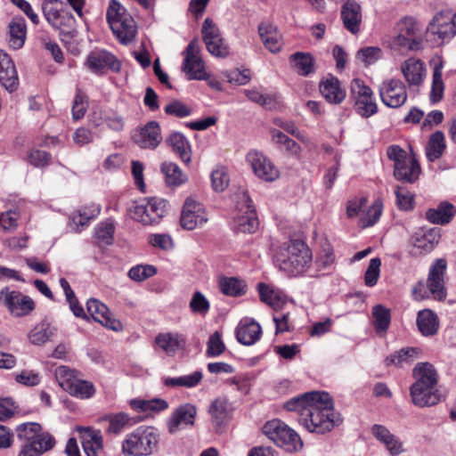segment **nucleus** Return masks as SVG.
<instances>
[{
  "label": "nucleus",
  "mask_w": 456,
  "mask_h": 456,
  "mask_svg": "<svg viewBox=\"0 0 456 456\" xmlns=\"http://www.w3.org/2000/svg\"><path fill=\"white\" fill-rule=\"evenodd\" d=\"M284 408L298 412L299 422L310 432L323 434L342 421L334 411L331 397L325 392L305 393L286 402Z\"/></svg>",
  "instance_id": "1"
},
{
  "label": "nucleus",
  "mask_w": 456,
  "mask_h": 456,
  "mask_svg": "<svg viewBox=\"0 0 456 456\" xmlns=\"http://www.w3.org/2000/svg\"><path fill=\"white\" fill-rule=\"evenodd\" d=\"M279 268L291 276L304 274L313 263L309 247L301 240H291L282 243L275 252Z\"/></svg>",
  "instance_id": "2"
},
{
  "label": "nucleus",
  "mask_w": 456,
  "mask_h": 456,
  "mask_svg": "<svg viewBox=\"0 0 456 456\" xmlns=\"http://www.w3.org/2000/svg\"><path fill=\"white\" fill-rule=\"evenodd\" d=\"M447 261L444 258H438L430 265L427 283L419 281L412 288V297L417 301L428 298H434L443 301L446 298L445 274Z\"/></svg>",
  "instance_id": "3"
},
{
  "label": "nucleus",
  "mask_w": 456,
  "mask_h": 456,
  "mask_svg": "<svg viewBox=\"0 0 456 456\" xmlns=\"http://www.w3.org/2000/svg\"><path fill=\"white\" fill-rule=\"evenodd\" d=\"M17 437L23 442L18 456H40L53 448L54 438L42 432V427L36 422L23 423L16 428Z\"/></svg>",
  "instance_id": "4"
},
{
  "label": "nucleus",
  "mask_w": 456,
  "mask_h": 456,
  "mask_svg": "<svg viewBox=\"0 0 456 456\" xmlns=\"http://www.w3.org/2000/svg\"><path fill=\"white\" fill-rule=\"evenodd\" d=\"M45 18L59 30L61 41L67 43L77 35L76 20L61 0H45L42 4Z\"/></svg>",
  "instance_id": "5"
},
{
  "label": "nucleus",
  "mask_w": 456,
  "mask_h": 456,
  "mask_svg": "<svg viewBox=\"0 0 456 456\" xmlns=\"http://www.w3.org/2000/svg\"><path fill=\"white\" fill-rule=\"evenodd\" d=\"M159 443V435L152 427H139L126 435L122 443V452L128 456L152 454Z\"/></svg>",
  "instance_id": "6"
},
{
  "label": "nucleus",
  "mask_w": 456,
  "mask_h": 456,
  "mask_svg": "<svg viewBox=\"0 0 456 456\" xmlns=\"http://www.w3.org/2000/svg\"><path fill=\"white\" fill-rule=\"evenodd\" d=\"M263 433L275 444L282 447L287 452H297L303 447V442L299 436L279 419L266 422L263 427Z\"/></svg>",
  "instance_id": "7"
},
{
  "label": "nucleus",
  "mask_w": 456,
  "mask_h": 456,
  "mask_svg": "<svg viewBox=\"0 0 456 456\" xmlns=\"http://www.w3.org/2000/svg\"><path fill=\"white\" fill-rule=\"evenodd\" d=\"M167 212V203L159 198H144L134 202L130 209L132 217L143 224L158 223Z\"/></svg>",
  "instance_id": "8"
},
{
  "label": "nucleus",
  "mask_w": 456,
  "mask_h": 456,
  "mask_svg": "<svg viewBox=\"0 0 456 456\" xmlns=\"http://www.w3.org/2000/svg\"><path fill=\"white\" fill-rule=\"evenodd\" d=\"M182 70L190 80H206L209 77L206 65L200 56V48L197 39L191 40L183 52Z\"/></svg>",
  "instance_id": "9"
},
{
  "label": "nucleus",
  "mask_w": 456,
  "mask_h": 456,
  "mask_svg": "<svg viewBox=\"0 0 456 456\" xmlns=\"http://www.w3.org/2000/svg\"><path fill=\"white\" fill-rule=\"evenodd\" d=\"M0 303L14 317L27 316L35 309V302L29 296L8 287L0 290Z\"/></svg>",
  "instance_id": "10"
},
{
  "label": "nucleus",
  "mask_w": 456,
  "mask_h": 456,
  "mask_svg": "<svg viewBox=\"0 0 456 456\" xmlns=\"http://www.w3.org/2000/svg\"><path fill=\"white\" fill-rule=\"evenodd\" d=\"M246 160L254 174L261 180L273 182L280 177L278 167L263 152L252 150L248 152Z\"/></svg>",
  "instance_id": "11"
},
{
  "label": "nucleus",
  "mask_w": 456,
  "mask_h": 456,
  "mask_svg": "<svg viewBox=\"0 0 456 456\" xmlns=\"http://www.w3.org/2000/svg\"><path fill=\"white\" fill-rule=\"evenodd\" d=\"M382 102L389 108H399L404 104L408 94L404 83L397 78L383 81L379 87Z\"/></svg>",
  "instance_id": "12"
},
{
  "label": "nucleus",
  "mask_w": 456,
  "mask_h": 456,
  "mask_svg": "<svg viewBox=\"0 0 456 456\" xmlns=\"http://www.w3.org/2000/svg\"><path fill=\"white\" fill-rule=\"evenodd\" d=\"M202 37L212 55L219 58L229 55V48L222 38L219 28L210 18H206L202 24Z\"/></svg>",
  "instance_id": "13"
},
{
  "label": "nucleus",
  "mask_w": 456,
  "mask_h": 456,
  "mask_svg": "<svg viewBox=\"0 0 456 456\" xmlns=\"http://www.w3.org/2000/svg\"><path fill=\"white\" fill-rule=\"evenodd\" d=\"M208 221L204 207L193 199L188 198L183 207L181 225L189 231L203 225Z\"/></svg>",
  "instance_id": "14"
},
{
  "label": "nucleus",
  "mask_w": 456,
  "mask_h": 456,
  "mask_svg": "<svg viewBox=\"0 0 456 456\" xmlns=\"http://www.w3.org/2000/svg\"><path fill=\"white\" fill-rule=\"evenodd\" d=\"M85 65L95 74H103L108 69L113 71L120 69V62L112 53L105 50L91 52L86 57Z\"/></svg>",
  "instance_id": "15"
},
{
  "label": "nucleus",
  "mask_w": 456,
  "mask_h": 456,
  "mask_svg": "<svg viewBox=\"0 0 456 456\" xmlns=\"http://www.w3.org/2000/svg\"><path fill=\"white\" fill-rule=\"evenodd\" d=\"M87 312L94 321L100 322L102 326L114 331H119L123 329L122 323L113 318L106 305L97 299L90 298L86 303Z\"/></svg>",
  "instance_id": "16"
},
{
  "label": "nucleus",
  "mask_w": 456,
  "mask_h": 456,
  "mask_svg": "<svg viewBox=\"0 0 456 456\" xmlns=\"http://www.w3.org/2000/svg\"><path fill=\"white\" fill-rule=\"evenodd\" d=\"M133 140L142 149L157 148L162 141L159 124L156 121L148 122L134 134Z\"/></svg>",
  "instance_id": "17"
},
{
  "label": "nucleus",
  "mask_w": 456,
  "mask_h": 456,
  "mask_svg": "<svg viewBox=\"0 0 456 456\" xmlns=\"http://www.w3.org/2000/svg\"><path fill=\"white\" fill-rule=\"evenodd\" d=\"M428 32L442 40L452 38L456 34L454 14L437 13L428 24Z\"/></svg>",
  "instance_id": "18"
},
{
  "label": "nucleus",
  "mask_w": 456,
  "mask_h": 456,
  "mask_svg": "<svg viewBox=\"0 0 456 456\" xmlns=\"http://www.w3.org/2000/svg\"><path fill=\"white\" fill-rule=\"evenodd\" d=\"M197 409L191 403H184L177 407L172 413L167 422L168 431L176 433L181 428L194 424Z\"/></svg>",
  "instance_id": "19"
},
{
  "label": "nucleus",
  "mask_w": 456,
  "mask_h": 456,
  "mask_svg": "<svg viewBox=\"0 0 456 456\" xmlns=\"http://www.w3.org/2000/svg\"><path fill=\"white\" fill-rule=\"evenodd\" d=\"M440 238V231L437 228H419L411 235L410 243L421 253H428L439 243Z\"/></svg>",
  "instance_id": "20"
},
{
  "label": "nucleus",
  "mask_w": 456,
  "mask_h": 456,
  "mask_svg": "<svg viewBox=\"0 0 456 456\" xmlns=\"http://www.w3.org/2000/svg\"><path fill=\"white\" fill-rule=\"evenodd\" d=\"M0 84L10 93L19 86V77L12 60L7 53L0 51Z\"/></svg>",
  "instance_id": "21"
},
{
  "label": "nucleus",
  "mask_w": 456,
  "mask_h": 456,
  "mask_svg": "<svg viewBox=\"0 0 456 456\" xmlns=\"http://www.w3.org/2000/svg\"><path fill=\"white\" fill-rule=\"evenodd\" d=\"M401 72L409 86H419L426 77L425 63L418 58L411 57L402 62Z\"/></svg>",
  "instance_id": "22"
},
{
  "label": "nucleus",
  "mask_w": 456,
  "mask_h": 456,
  "mask_svg": "<svg viewBox=\"0 0 456 456\" xmlns=\"http://www.w3.org/2000/svg\"><path fill=\"white\" fill-rule=\"evenodd\" d=\"M82 445L86 456H99L103 449V439L100 430L92 428L79 427Z\"/></svg>",
  "instance_id": "23"
},
{
  "label": "nucleus",
  "mask_w": 456,
  "mask_h": 456,
  "mask_svg": "<svg viewBox=\"0 0 456 456\" xmlns=\"http://www.w3.org/2000/svg\"><path fill=\"white\" fill-rule=\"evenodd\" d=\"M412 403L419 407H428L438 403L441 395L435 387L412 384L411 387Z\"/></svg>",
  "instance_id": "24"
},
{
  "label": "nucleus",
  "mask_w": 456,
  "mask_h": 456,
  "mask_svg": "<svg viewBox=\"0 0 456 456\" xmlns=\"http://www.w3.org/2000/svg\"><path fill=\"white\" fill-rule=\"evenodd\" d=\"M341 19L348 31L357 34L362 19L361 5L354 0H346L341 9Z\"/></svg>",
  "instance_id": "25"
},
{
  "label": "nucleus",
  "mask_w": 456,
  "mask_h": 456,
  "mask_svg": "<svg viewBox=\"0 0 456 456\" xmlns=\"http://www.w3.org/2000/svg\"><path fill=\"white\" fill-rule=\"evenodd\" d=\"M258 34L263 45L269 52L272 53L281 52L283 46L282 37L276 26L263 22L258 26Z\"/></svg>",
  "instance_id": "26"
},
{
  "label": "nucleus",
  "mask_w": 456,
  "mask_h": 456,
  "mask_svg": "<svg viewBox=\"0 0 456 456\" xmlns=\"http://www.w3.org/2000/svg\"><path fill=\"white\" fill-rule=\"evenodd\" d=\"M372 434L384 444L391 456H399L404 452L403 442L384 426L374 425L372 427Z\"/></svg>",
  "instance_id": "27"
},
{
  "label": "nucleus",
  "mask_w": 456,
  "mask_h": 456,
  "mask_svg": "<svg viewBox=\"0 0 456 456\" xmlns=\"http://www.w3.org/2000/svg\"><path fill=\"white\" fill-rule=\"evenodd\" d=\"M320 92L327 102L332 104L341 103L346 98V91L341 87L339 80L330 77L320 83Z\"/></svg>",
  "instance_id": "28"
},
{
  "label": "nucleus",
  "mask_w": 456,
  "mask_h": 456,
  "mask_svg": "<svg viewBox=\"0 0 456 456\" xmlns=\"http://www.w3.org/2000/svg\"><path fill=\"white\" fill-rule=\"evenodd\" d=\"M156 345L167 354L175 355L185 346V338L179 333H160L155 338Z\"/></svg>",
  "instance_id": "29"
},
{
  "label": "nucleus",
  "mask_w": 456,
  "mask_h": 456,
  "mask_svg": "<svg viewBox=\"0 0 456 456\" xmlns=\"http://www.w3.org/2000/svg\"><path fill=\"white\" fill-rule=\"evenodd\" d=\"M261 334V326L255 321L240 322L236 331L238 341L245 346L255 344L260 338Z\"/></svg>",
  "instance_id": "30"
},
{
  "label": "nucleus",
  "mask_w": 456,
  "mask_h": 456,
  "mask_svg": "<svg viewBox=\"0 0 456 456\" xmlns=\"http://www.w3.org/2000/svg\"><path fill=\"white\" fill-rule=\"evenodd\" d=\"M417 326L423 336H435L439 330L438 316L430 309L421 310L417 315Z\"/></svg>",
  "instance_id": "31"
},
{
  "label": "nucleus",
  "mask_w": 456,
  "mask_h": 456,
  "mask_svg": "<svg viewBox=\"0 0 456 456\" xmlns=\"http://www.w3.org/2000/svg\"><path fill=\"white\" fill-rule=\"evenodd\" d=\"M420 174V167L418 162L410 157L405 161L397 164L394 167V175L398 181L414 183Z\"/></svg>",
  "instance_id": "32"
},
{
  "label": "nucleus",
  "mask_w": 456,
  "mask_h": 456,
  "mask_svg": "<svg viewBox=\"0 0 456 456\" xmlns=\"http://www.w3.org/2000/svg\"><path fill=\"white\" fill-rule=\"evenodd\" d=\"M208 412L213 425L217 428L228 420L232 413V408L226 398L218 397L210 404Z\"/></svg>",
  "instance_id": "33"
},
{
  "label": "nucleus",
  "mask_w": 456,
  "mask_h": 456,
  "mask_svg": "<svg viewBox=\"0 0 456 456\" xmlns=\"http://www.w3.org/2000/svg\"><path fill=\"white\" fill-rule=\"evenodd\" d=\"M455 213L452 204L442 202L436 208H429L426 212V218L432 224L444 225L451 222Z\"/></svg>",
  "instance_id": "34"
},
{
  "label": "nucleus",
  "mask_w": 456,
  "mask_h": 456,
  "mask_svg": "<svg viewBox=\"0 0 456 456\" xmlns=\"http://www.w3.org/2000/svg\"><path fill=\"white\" fill-rule=\"evenodd\" d=\"M120 27L116 28L113 24L110 25L113 34L118 39L121 44L126 45L133 41L137 33V27L134 18L129 16H124L122 20H118Z\"/></svg>",
  "instance_id": "35"
},
{
  "label": "nucleus",
  "mask_w": 456,
  "mask_h": 456,
  "mask_svg": "<svg viewBox=\"0 0 456 456\" xmlns=\"http://www.w3.org/2000/svg\"><path fill=\"white\" fill-rule=\"evenodd\" d=\"M415 382L420 386L435 387L437 384V373L434 366L429 362L418 363L413 369Z\"/></svg>",
  "instance_id": "36"
},
{
  "label": "nucleus",
  "mask_w": 456,
  "mask_h": 456,
  "mask_svg": "<svg viewBox=\"0 0 456 456\" xmlns=\"http://www.w3.org/2000/svg\"><path fill=\"white\" fill-rule=\"evenodd\" d=\"M10 46L15 50L23 46L26 40L27 28L25 20L21 17H15L9 24Z\"/></svg>",
  "instance_id": "37"
},
{
  "label": "nucleus",
  "mask_w": 456,
  "mask_h": 456,
  "mask_svg": "<svg viewBox=\"0 0 456 456\" xmlns=\"http://www.w3.org/2000/svg\"><path fill=\"white\" fill-rule=\"evenodd\" d=\"M167 142L184 163L188 164L191 162V145L183 134L173 133L167 139Z\"/></svg>",
  "instance_id": "38"
},
{
  "label": "nucleus",
  "mask_w": 456,
  "mask_h": 456,
  "mask_svg": "<svg viewBox=\"0 0 456 456\" xmlns=\"http://www.w3.org/2000/svg\"><path fill=\"white\" fill-rule=\"evenodd\" d=\"M446 148L444 134L436 131L431 134L426 147V156L430 162H433L443 155Z\"/></svg>",
  "instance_id": "39"
},
{
  "label": "nucleus",
  "mask_w": 456,
  "mask_h": 456,
  "mask_svg": "<svg viewBox=\"0 0 456 456\" xmlns=\"http://www.w3.org/2000/svg\"><path fill=\"white\" fill-rule=\"evenodd\" d=\"M419 354V349L417 347H407L403 348L395 354L386 358V363L387 366L395 365L403 367L405 364H410L418 359Z\"/></svg>",
  "instance_id": "40"
},
{
  "label": "nucleus",
  "mask_w": 456,
  "mask_h": 456,
  "mask_svg": "<svg viewBox=\"0 0 456 456\" xmlns=\"http://www.w3.org/2000/svg\"><path fill=\"white\" fill-rule=\"evenodd\" d=\"M293 69L301 76H308L314 71V58L310 53L297 52L290 56Z\"/></svg>",
  "instance_id": "41"
},
{
  "label": "nucleus",
  "mask_w": 456,
  "mask_h": 456,
  "mask_svg": "<svg viewBox=\"0 0 456 456\" xmlns=\"http://www.w3.org/2000/svg\"><path fill=\"white\" fill-rule=\"evenodd\" d=\"M260 299L273 309H279L285 304V297L265 283L258 284Z\"/></svg>",
  "instance_id": "42"
},
{
  "label": "nucleus",
  "mask_w": 456,
  "mask_h": 456,
  "mask_svg": "<svg viewBox=\"0 0 456 456\" xmlns=\"http://www.w3.org/2000/svg\"><path fill=\"white\" fill-rule=\"evenodd\" d=\"M397 32L410 39L411 44L421 47L422 38L417 23L411 18L402 20L397 26Z\"/></svg>",
  "instance_id": "43"
},
{
  "label": "nucleus",
  "mask_w": 456,
  "mask_h": 456,
  "mask_svg": "<svg viewBox=\"0 0 456 456\" xmlns=\"http://www.w3.org/2000/svg\"><path fill=\"white\" fill-rule=\"evenodd\" d=\"M161 171L165 175L166 183L170 186H178L187 181V175L173 162H164Z\"/></svg>",
  "instance_id": "44"
},
{
  "label": "nucleus",
  "mask_w": 456,
  "mask_h": 456,
  "mask_svg": "<svg viewBox=\"0 0 456 456\" xmlns=\"http://www.w3.org/2000/svg\"><path fill=\"white\" fill-rule=\"evenodd\" d=\"M220 290L227 296L238 297L246 292V284L235 277H223L219 281Z\"/></svg>",
  "instance_id": "45"
},
{
  "label": "nucleus",
  "mask_w": 456,
  "mask_h": 456,
  "mask_svg": "<svg viewBox=\"0 0 456 456\" xmlns=\"http://www.w3.org/2000/svg\"><path fill=\"white\" fill-rule=\"evenodd\" d=\"M203 378V374L200 370H196L191 374L183 375L177 378H167L164 383L167 387H183L191 388L200 384Z\"/></svg>",
  "instance_id": "46"
},
{
  "label": "nucleus",
  "mask_w": 456,
  "mask_h": 456,
  "mask_svg": "<svg viewBox=\"0 0 456 456\" xmlns=\"http://www.w3.org/2000/svg\"><path fill=\"white\" fill-rule=\"evenodd\" d=\"M443 61L439 60L435 65L433 71L432 87L430 93V101L434 103L442 100L444 91V84L442 79Z\"/></svg>",
  "instance_id": "47"
},
{
  "label": "nucleus",
  "mask_w": 456,
  "mask_h": 456,
  "mask_svg": "<svg viewBox=\"0 0 456 456\" xmlns=\"http://www.w3.org/2000/svg\"><path fill=\"white\" fill-rule=\"evenodd\" d=\"M67 392L73 396L81 399H88L94 395L95 388L92 382L81 379L77 377Z\"/></svg>",
  "instance_id": "48"
},
{
  "label": "nucleus",
  "mask_w": 456,
  "mask_h": 456,
  "mask_svg": "<svg viewBox=\"0 0 456 456\" xmlns=\"http://www.w3.org/2000/svg\"><path fill=\"white\" fill-rule=\"evenodd\" d=\"M100 212L101 208L98 205H92L74 212L71 216V220L76 226L83 227L97 217Z\"/></svg>",
  "instance_id": "49"
},
{
  "label": "nucleus",
  "mask_w": 456,
  "mask_h": 456,
  "mask_svg": "<svg viewBox=\"0 0 456 456\" xmlns=\"http://www.w3.org/2000/svg\"><path fill=\"white\" fill-rule=\"evenodd\" d=\"M373 324L378 333H384L389 327L391 322L390 310L381 305L373 307Z\"/></svg>",
  "instance_id": "50"
},
{
  "label": "nucleus",
  "mask_w": 456,
  "mask_h": 456,
  "mask_svg": "<svg viewBox=\"0 0 456 456\" xmlns=\"http://www.w3.org/2000/svg\"><path fill=\"white\" fill-rule=\"evenodd\" d=\"M315 265L319 270L330 269L335 265L334 249L328 241L322 243L321 250L316 256Z\"/></svg>",
  "instance_id": "51"
},
{
  "label": "nucleus",
  "mask_w": 456,
  "mask_h": 456,
  "mask_svg": "<svg viewBox=\"0 0 456 456\" xmlns=\"http://www.w3.org/2000/svg\"><path fill=\"white\" fill-rule=\"evenodd\" d=\"M130 405L134 410L143 412L159 411L168 407V403L162 399L133 400Z\"/></svg>",
  "instance_id": "52"
},
{
  "label": "nucleus",
  "mask_w": 456,
  "mask_h": 456,
  "mask_svg": "<svg viewBox=\"0 0 456 456\" xmlns=\"http://www.w3.org/2000/svg\"><path fill=\"white\" fill-rule=\"evenodd\" d=\"M230 183V175L225 167H217L211 173V186L216 192L224 191Z\"/></svg>",
  "instance_id": "53"
},
{
  "label": "nucleus",
  "mask_w": 456,
  "mask_h": 456,
  "mask_svg": "<svg viewBox=\"0 0 456 456\" xmlns=\"http://www.w3.org/2000/svg\"><path fill=\"white\" fill-rule=\"evenodd\" d=\"M235 228L241 232H254L258 226V220L253 210H248L245 216H240L235 218Z\"/></svg>",
  "instance_id": "54"
},
{
  "label": "nucleus",
  "mask_w": 456,
  "mask_h": 456,
  "mask_svg": "<svg viewBox=\"0 0 456 456\" xmlns=\"http://www.w3.org/2000/svg\"><path fill=\"white\" fill-rule=\"evenodd\" d=\"M125 15L129 16L131 14L118 1L110 0L106 13L109 25L113 24L114 28H119L120 24L118 22L122 20Z\"/></svg>",
  "instance_id": "55"
},
{
  "label": "nucleus",
  "mask_w": 456,
  "mask_h": 456,
  "mask_svg": "<svg viewBox=\"0 0 456 456\" xmlns=\"http://www.w3.org/2000/svg\"><path fill=\"white\" fill-rule=\"evenodd\" d=\"M104 420L109 422L106 431L109 434L118 435L128 424L130 418L124 412L116 414H109L103 418Z\"/></svg>",
  "instance_id": "56"
},
{
  "label": "nucleus",
  "mask_w": 456,
  "mask_h": 456,
  "mask_svg": "<svg viewBox=\"0 0 456 456\" xmlns=\"http://www.w3.org/2000/svg\"><path fill=\"white\" fill-rule=\"evenodd\" d=\"M54 375L60 387H61L65 391L70 388L71 384L77 378V373L76 370L63 365H61L55 369Z\"/></svg>",
  "instance_id": "57"
},
{
  "label": "nucleus",
  "mask_w": 456,
  "mask_h": 456,
  "mask_svg": "<svg viewBox=\"0 0 456 456\" xmlns=\"http://www.w3.org/2000/svg\"><path fill=\"white\" fill-rule=\"evenodd\" d=\"M114 231L115 227L112 222H102L95 228V239L99 244L110 245L113 241Z\"/></svg>",
  "instance_id": "58"
},
{
  "label": "nucleus",
  "mask_w": 456,
  "mask_h": 456,
  "mask_svg": "<svg viewBox=\"0 0 456 456\" xmlns=\"http://www.w3.org/2000/svg\"><path fill=\"white\" fill-rule=\"evenodd\" d=\"M53 335L49 325L42 322L35 326V328L29 332L28 339L34 345H42L45 343L50 337Z\"/></svg>",
  "instance_id": "59"
},
{
  "label": "nucleus",
  "mask_w": 456,
  "mask_h": 456,
  "mask_svg": "<svg viewBox=\"0 0 456 456\" xmlns=\"http://www.w3.org/2000/svg\"><path fill=\"white\" fill-rule=\"evenodd\" d=\"M356 112L362 118H369L378 111V106L374 100L373 94L358 100L354 103Z\"/></svg>",
  "instance_id": "60"
},
{
  "label": "nucleus",
  "mask_w": 456,
  "mask_h": 456,
  "mask_svg": "<svg viewBox=\"0 0 456 456\" xmlns=\"http://www.w3.org/2000/svg\"><path fill=\"white\" fill-rule=\"evenodd\" d=\"M88 100L87 96L80 90L77 89L75 100L72 106V118L75 120L81 119L87 110Z\"/></svg>",
  "instance_id": "61"
},
{
  "label": "nucleus",
  "mask_w": 456,
  "mask_h": 456,
  "mask_svg": "<svg viewBox=\"0 0 456 456\" xmlns=\"http://www.w3.org/2000/svg\"><path fill=\"white\" fill-rule=\"evenodd\" d=\"M189 306L191 312L206 315L210 308V304L206 297L200 291L193 293Z\"/></svg>",
  "instance_id": "62"
},
{
  "label": "nucleus",
  "mask_w": 456,
  "mask_h": 456,
  "mask_svg": "<svg viewBox=\"0 0 456 456\" xmlns=\"http://www.w3.org/2000/svg\"><path fill=\"white\" fill-rule=\"evenodd\" d=\"M157 273V269L151 265H139L132 267L128 272V276L135 281H142Z\"/></svg>",
  "instance_id": "63"
},
{
  "label": "nucleus",
  "mask_w": 456,
  "mask_h": 456,
  "mask_svg": "<svg viewBox=\"0 0 456 456\" xmlns=\"http://www.w3.org/2000/svg\"><path fill=\"white\" fill-rule=\"evenodd\" d=\"M14 380L26 387L37 386L41 381V377L38 372L32 370H22L21 371L14 374Z\"/></svg>",
  "instance_id": "64"
}]
</instances>
